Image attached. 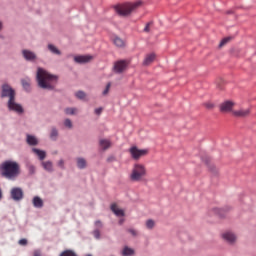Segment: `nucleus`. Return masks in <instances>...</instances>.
Listing matches in <instances>:
<instances>
[{
  "mask_svg": "<svg viewBox=\"0 0 256 256\" xmlns=\"http://www.w3.org/2000/svg\"><path fill=\"white\" fill-rule=\"evenodd\" d=\"M36 80L40 89H44L45 91H55L59 76L53 75L40 67L37 70Z\"/></svg>",
  "mask_w": 256,
  "mask_h": 256,
  "instance_id": "nucleus-1",
  "label": "nucleus"
},
{
  "mask_svg": "<svg viewBox=\"0 0 256 256\" xmlns=\"http://www.w3.org/2000/svg\"><path fill=\"white\" fill-rule=\"evenodd\" d=\"M0 175L9 181H15L21 175V165L17 161L6 160L0 165Z\"/></svg>",
  "mask_w": 256,
  "mask_h": 256,
  "instance_id": "nucleus-2",
  "label": "nucleus"
},
{
  "mask_svg": "<svg viewBox=\"0 0 256 256\" xmlns=\"http://www.w3.org/2000/svg\"><path fill=\"white\" fill-rule=\"evenodd\" d=\"M141 4H142L141 1H137L134 3L126 2V3L118 4L114 6V9L116 13L120 15V17H127L131 15L133 11H135V9H137L138 7H141Z\"/></svg>",
  "mask_w": 256,
  "mask_h": 256,
  "instance_id": "nucleus-3",
  "label": "nucleus"
},
{
  "mask_svg": "<svg viewBox=\"0 0 256 256\" xmlns=\"http://www.w3.org/2000/svg\"><path fill=\"white\" fill-rule=\"evenodd\" d=\"M147 175V170L143 164H135L131 174V181H141V177Z\"/></svg>",
  "mask_w": 256,
  "mask_h": 256,
  "instance_id": "nucleus-4",
  "label": "nucleus"
},
{
  "mask_svg": "<svg viewBox=\"0 0 256 256\" xmlns=\"http://www.w3.org/2000/svg\"><path fill=\"white\" fill-rule=\"evenodd\" d=\"M129 151H130L132 159H134L135 161H139V159H141V157H145V155H147L149 153V150L139 149V148H137V146H132Z\"/></svg>",
  "mask_w": 256,
  "mask_h": 256,
  "instance_id": "nucleus-5",
  "label": "nucleus"
},
{
  "mask_svg": "<svg viewBox=\"0 0 256 256\" xmlns=\"http://www.w3.org/2000/svg\"><path fill=\"white\" fill-rule=\"evenodd\" d=\"M7 107L9 111H13L14 113H17V115H23L25 113V109L21 104L15 102V98L8 100Z\"/></svg>",
  "mask_w": 256,
  "mask_h": 256,
  "instance_id": "nucleus-6",
  "label": "nucleus"
},
{
  "mask_svg": "<svg viewBox=\"0 0 256 256\" xmlns=\"http://www.w3.org/2000/svg\"><path fill=\"white\" fill-rule=\"evenodd\" d=\"M15 95H16L15 89H13L11 85L9 84L2 85V91H1L2 98L9 97V101H13V99H15Z\"/></svg>",
  "mask_w": 256,
  "mask_h": 256,
  "instance_id": "nucleus-7",
  "label": "nucleus"
},
{
  "mask_svg": "<svg viewBox=\"0 0 256 256\" xmlns=\"http://www.w3.org/2000/svg\"><path fill=\"white\" fill-rule=\"evenodd\" d=\"M129 63H127V60H118L114 63V73H117L118 75H121L125 69H127V66Z\"/></svg>",
  "mask_w": 256,
  "mask_h": 256,
  "instance_id": "nucleus-8",
  "label": "nucleus"
},
{
  "mask_svg": "<svg viewBox=\"0 0 256 256\" xmlns=\"http://www.w3.org/2000/svg\"><path fill=\"white\" fill-rule=\"evenodd\" d=\"M10 197L13 199V201H21L24 197L23 189L19 187L12 188Z\"/></svg>",
  "mask_w": 256,
  "mask_h": 256,
  "instance_id": "nucleus-9",
  "label": "nucleus"
},
{
  "mask_svg": "<svg viewBox=\"0 0 256 256\" xmlns=\"http://www.w3.org/2000/svg\"><path fill=\"white\" fill-rule=\"evenodd\" d=\"M22 56L25 61H28L29 63H35V61H37V54L28 49L22 50Z\"/></svg>",
  "mask_w": 256,
  "mask_h": 256,
  "instance_id": "nucleus-10",
  "label": "nucleus"
},
{
  "mask_svg": "<svg viewBox=\"0 0 256 256\" xmlns=\"http://www.w3.org/2000/svg\"><path fill=\"white\" fill-rule=\"evenodd\" d=\"M231 211V207L226 206L224 208H213V213L217 215L220 219H224V217H227V213Z\"/></svg>",
  "mask_w": 256,
  "mask_h": 256,
  "instance_id": "nucleus-11",
  "label": "nucleus"
},
{
  "mask_svg": "<svg viewBox=\"0 0 256 256\" xmlns=\"http://www.w3.org/2000/svg\"><path fill=\"white\" fill-rule=\"evenodd\" d=\"M235 103L231 100H226L222 104H220V111L221 113H229V111L233 110V106Z\"/></svg>",
  "mask_w": 256,
  "mask_h": 256,
  "instance_id": "nucleus-12",
  "label": "nucleus"
},
{
  "mask_svg": "<svg viewBox=\"0 0 256 256\" xmlns=\"http://www.w3.org/2000/svg\"><path fill=\"white\" fill-rule=\"evenodd\" d=\"M93 57L91 55H78L74 56L75 63H78L79 65H83L85 63H89Z\"/></svg>",
  "mask_w": 256,
  "mask_h": 256,
  "instance_id": "nucleus-13",
  "label": "nucleus"
},
{
  "mask_svg": "<svg viewBox=\"0 0 256 256\" xmlns=\"http://www.w3.org/2000/svg\"><path fill=\"white\" fill-rule=\"evenodd\" d=\"M202 161H204L205 165H207L209 171H211V173H213L214 175H217V168L215 167V165L211 164V158H209L208 156L203 157Z\"/></svg>",
  "mask_w": 256,
  "mask_h": 256,
  "instance_id": "nucleus-14",
  "label": "nucleus"
},
{
  "mask_svg": "<svg viewBox=\"0 0 256 256\" xmlns=\"http://www.w3.org/2000/svg\"><path fill=\"white\" fill-rule=\"evenodd\" d=\"M222 238L224 239V241H227V243L233 244V242L236 241L237 236H235L233 232H225L224 234H222Z\"/></svg>",
  "mask_w": 256,
  "mask_h": 256,
  "instance_id": "nucleus-15",
  "label": "nucleus"
},
{
  "mask_svg": "<svg viewBox=\"0 0 256 256\" xmlns=\"http://www.w3.org/2000/svg\"><path fill=\"white\" fill-rule=\"evenodd\" d=\"M110 209L117 217H125V211L117 208V204H111Z\"/></svg>",
  "mask_w": 256,
  "mask_h": 256,
  "instance_id": "nucleus-16",
  "label": "nucleus"
},
{
  "mask_svg": "<svg viewBox=\"0 0 256 256\" xmlns=\"http://www.w3.org/2000/svg\"><path fill=\"white\" fill-rule=\"evenodd\" d=\"M32 151L35 153V155H37L40 161H43L45 157H47V152H45V150H41L39 148H32Z\"/></svg>",
  "mask_w": 256,
  "mask_h": 256,
  "instance_id": "nucleus-17",
  "label": "nucleus"
},
{
  "mask_svg": "<svg viewBox=\"0 0 256 256\" xmlns=\"http://www.w3.org/2000/svg\"><path fill=\"white\" fill-rule=\"evenodd\" d=\"M76 165L79 169H87V160L83 157L76 158Z\"/></svg>",
  "mask_w": 256,
  "mask_h": 256,
  "instance_id": "nucleus-18",
  "label": "nucleus"
},
{
  "mask_svg": "<svg viewBox=\"0 0 256 256\" xmlns=\"http://www.w3.org/2000/svg\"><path fill=\"white\" fill-rule=\"evenodd\" d=\"M33 206L36 209H42L44 203H43V199H41V197L39 196H35L32 200Z\"/></svg>",
  "mask_w": 256,
  "mask_h": 256,
  "instance_id": "nucleus-19",
  "label": "nucleus"
},
{
  "mask_svg": "<svg viewBox=\"0 0 256 256\" xmlns=\"http://www.w3.org/2000/svg\"><path fill=\"white\" fill-rule=\"evenodd\" d=\"M153 61H155V53L147 54L143 61V65L144 66L151 65V63H153Z\"/></svg>",
  "mask_w": 256,
  "mask_h": 256,
  "instance_id": "nucleus-20",
  "label": "nucleus"
},
{
  "mask_svg": "<svg viewBox=\"0 0 256 256\" xmlns=\"http://www.w3.org/2000/svg\"><path fill=\"white\" fill-rule=\"evenodd\" d=\"M28 145L35 147V145H39V140H37V138L33 135H27V139H26Z\"/></svg>",
  "mask_w": 256,
  "mask_h": 256,
  "instance_id": "nucleus-21",
  "label": "nucleus"
},
{
  "mask_svg": "<svg viewBox=\"0 0 256 256\" xmlns=\"http://www.w3.org/2000/svg\"><path fill=\"white\" fill-rule=\"evenodd\" d=\"M42 167L45 171H47L48 173H53V162L51 161H44L42 162Z\"/></svg>",
  "mask_w": 256,
  "mask_h": 256,
  "instance_id": "nucleus-22",
  "label": "nucleus"
},
{
  "mask_svg": "<svg viewBox=\"0 0 256 256\" xmlns=\"http://www.w3.org/2000/svg\"><path fill=\"white\" fill-rule=\"evenodd\" d=\"M251 113V110L246 109V110H236L234 111L235 117H247Z\"/></svg>",
  "mask_w": 256,
  "mask_h": 256,
  "instance_id": "nucleus-23",
  "label": "nucleus"
},
{
  "mask_svg": "<svg viewBox=\"0 0 256 256\" xmlns=\"http://www.w3.org/2000/svg\"><path fill=\"white\" fill-rule=\"evenodd\" d=\"M99 145L103 149V151H107V149L111 147V141L108 139H101Z\"/></svg>",
  "mask_w": 256,
  "mask_h": 256,
  "instance_id": "nucleus-24",
  "label": "nucleus"
},
{
  "mask_svg": "<svg viewBox=\"0 0 256 256\" xmlns=\"http://www.w3.org/2000/svg\"><path fill=\"white\" fill-rule=\"evenodd\" d=\"M135 255V250L129 246H125L122 250V256H133Z\"/></svg>",
  "mask_w": 256,
  "mask_h": 256,
  "instance_id": "nucleus-25",
  "label": "nucleus"
},
{
  "mask_svg": "<svg viewBox=\"0 0 256 256\" xmlns=\"http://www.w3.org/2000/svg\"><path fill=\"white\" fill-rule=\"evenodd\" d=\"M22 87L26 91V93H31V83L27 79L21 80Z\"/></svg>",
  "mask_w": 256,
  "mask_h": 256,
  "instance_id": "nucleus-26",
  "label": "nucleus"
},
{
  "mask_svg": "<svg viewBox=\"0 0 256 256\" xmlns=\"http://www.w3.org/2000/svg\"><path fill=\"white\" fill-rule=\"evenodd\" d=\"M59 137V130H57L56 127H52L50 131V139L51 141H57V138Z\"/></svg>",
  "mask_w": 256,
  "mask_h": 256,
  "instance_id": "nucleus-27",
  "label": "nucleus"
},
{
  "mask_svg": "<svg viewBox=\"0 0 256 256\" xmlns=\"http://www.w3.org/2000/svg\"><path fill=\"white\" fill-rule=\"evenodd\" d=\"M113 43L116 47H125V41H123L119 36L114 37Z\"/></svg>",
  "mask_w": 256,
  "mask_h": 256,
  "instance_id": "nucleus-28",
  "label": "nucleus"
},
{
  "mask_svg": "<svg viewBox=\"0 0 256 256\" xmlns=\"http://www.w3.org/2000/svg\"><path fill=\"white\" fill-rule=\"evenodd\" d=\"M48 49L53 53V55H61V50H59L53 44H48Z\"/></svg>",
  "mask_w": 256,
  "mask_h": 256,
  "instance_id": "nucleus-29",
  "label": "nucleus"
},
{
  "mask_svg": "<svg viewBox=\"0 0 256 256\" xmlns=\"http://www.w3.org/2000/svg\"><path fill=\"white\" fill-rule=\"evenodd\" d=\"M59 256H79L77 253L71 249L64 250Z\"/></svg>",
  "mask_w": 256,
  "mask_h": 256,
  "instance_id": "nucleus-30",
  "label": "nucleus"
},
{
  "mask_svg": "<svg viewBox=\"0 0 256 256\" xmlns=\"http://www.w3.org/2000/svg\"><path fill=\"white\" fill-rule=\"evenodd\" d=\"M231 40H233V36H227L223 38L219 44V47H224V45H227V43H229Z\"/></svg>",
  "mask_w": 256,
  "mask_h": 256,
  "instance_id": "nucleus-31",
  "label": "nucleus"
},
{
  "mask_svg": "<svg viewBox=\"0 0 256 256\" xmlns=\"http://www.w3.org/2000/svg\"><path fill=\"white\" fill-rule=\"evenodd\" d=\"M75 97H76L77 99L83 100V99H85V97H87V94H86L85 92H83L82 90H80V91H77V92L75 93Z\"/></svg>",
  "mask_w": 256,
  "mask_h": 256,
  "instance_id": "nucleus-32",
  "label": "nucleus"
},
{
  "mask_svg": "<svg viewBox=\"0 0 256 256\" xmlns=\"http://www.w3.org/2000/svg\"><path fill=\"white\" fill-rule=\"evenodd\" d=\"M64 127H66V129H73V122L71 121V119L66 118L64 120Z\"/></svg>",
  "mask_w": 256,
  "mask_h": 256,
  "instance_id": "nucleus-33",
  "label": "nucleus"
},
{
  "mask_svg": "<svg viewBox=\"0 0 256 256\" xmlns=\"http://www.w3.org/2000/svg\"><path fill=\"white\" fill-rule=\"evenodd\" d=\"M146 227H147V229H153V227H155V221H153V219L147 220Z\"/></svg>",
  "mask_w": 256,
  "mask_h": 256,
  "instance_id": "nucleus-34",
  "label": "nucleus"
},
{
  "mask_svg": "<svg viewBox=\"0 0 256 256\" xmlns=\"http://www.w3.org/2000/svg\"><path fill=\"white\" fill-rule=\"evenodd\" d=\"M29 175H35V166L32 164L27 165Z\"/></svg>",
  "mask_w": 256,
  "mask_h": 256,
  "instance_id": "nucleus-35",
  "label": "nucleus"
},
{
  "mask_svg": "<svg viewBox=\"0 0 256 256\" xmlns=\"http://www.w3.org/2000/svg\"><path fill=\"white\" fill-rule=\"evenodd\" d=\"M92 234L96 239H101V231L99 229H94Z\"/></svg>",
  "mask_w": 256,
  "mask_h": 256,
  "instance_id": "nucleus-36",
  "label": "nucleus"
},
{
  "mask_svg": "<svg viewBox=\"0 0 256 256\" xmlns=\"http://www.w3.org/2000/svg\"><path fill=\"white\" fill-rule=\"evenodd\" d=\"M151 25H153V21H150L148 23H146V26L144 27V33H149V31H151L150 27Z\"/></svg>",
  "mask_w": 256,
  "mask_h": 256,
  "instance_id": "nucleus-37",
  "label": "nucleus"
},
{
  "mask_svg": "<svg viewBox=\"0 0 256 256\" xmlns=\"http://www.w3.org/2000/svg\"><path fill=\"white\" fill-rule=\"evenodd\" d=\"M75 111H76L75 108H66L65 109L66 115H75Z\"/></svg>",
  "mask_w": 256,
  "mask_h": 256,
  "instance_id": "nucleus-38",
  "label": "nucleus"
},
{
  "mask_svg": "<svg viewBox=\"0 0 256 256\" xmlns=\"http://www.w3.org/2000/svg\"><path fill=\"white\" fill-rule=\"evenodd\" d=\"M109 89H111V82H109V83L106 85L104 91L102 92V95H104V96L107 95V94L109 93Z\"/></svg>",
  "mask_w": 256,
  "mask_h": 256,
  "instance_id": "nucleus-39",
  "label": "nucleus"
},
{
  "mask_svg": "<svg viewBox=\"0 0 256 256\" xmlns=\"http://www.w3.org/2000/svg\"><path fill=\"white\" fill-rule=\"evenodd\" d=\"M57 166L60 168V169H65V160L63 159H60L57 163Z\"/></svg>",
  "mask_w": 256,
  "mask_h": 256,
  "instance_id": "nucleus-40",
  "label": "nucleus"
},
{
  "mask_svg": "<svg viewBox=\"0 0 256 256\" xmlns=\"http://www.w3.org/2000/svg\"><path fill=\"white\" fill-rule=\"evenodd\" d=\"M128 233H130L132 235V237H137L138 233L137 230L133 229V228H129L127 230Z\"/></svg>",
  "mask_w": 256,
  "mask_h": 256,
  "instance_id": "nucleus-41",
  "label": "nucleus"
},
{
  "mask_svg": "<svg viewBox=\"0 0 256 256\" xmlns=\"http://www.w3.org/2000/svg\"><path fill=\"white\" fill-rule=\"evenodd\" d=\"M95 227L96 229H103V223L101 222V220L95 221Z\"/></svg>",
  "mask_w": 256,
  "mask_h": 256,
  "instance_id": "nucleus-42",
  "label": "nucleus"
},
{
  "mask_svg": "<svg viewBox=\"0 0 256 256\" xmlns=\"http://www.w3.org/2000/svg\"><path fill=\"white\" fill-rule=\"evenodd\" d=\"M95 115H101L103 113V108L99 107L94 110Z\"/></svg>",
  "mask_w": 256,
  "mask_h": 256,
  "instance_id": "nucleus-43",
  "label": "nucleus"
},
{
  "mask_svg": "<svg viewBox=\"0 0 256 256\" xmlns=\"http://www.w3.org/2000/svg\"><path fill=\"white\" fill-rule=\"evenodd\" d=\"M18 243H19V245L25 246V245H27L28 241H27V239L22 238V239L19 240Z\"/></svg>",
  "mask_w": 256,
  "mask_h": 256,
  "instance_id": "nucleus-44",
  "label": "nucleus"
},
{
  "mask_svg": "<svg viewBox=\"0 0 256 256\" xmlns=\"http://www.w3.org/2000/svg\"><path fill=\"white\" fill-rule=\"evenodd\" d=\"M204 105H205L206 109H213V107H215V105L213 103H210V102L205 103Z\"/></svg>",
  "mask_w": 256,
  "mask_h": 256,
  "instance_id": "nucleus-45",
  "label": "nucleus"
},
{
  "mask_svg": "<svg viewBox=\"0 0 256 256\" xmlns=\"http://www.w3.org/2000/svg\"><path fill=\"white\" fill-rule=\"evenodd\" d=\"M33 256H41V251L35 250Z\"/></svg>",
  "mask_w": 256,
  "mask_h": 256,
  "instance_id": "nucleus-46",
  "label": "nucleus"
},
{
  "mask_svg": "<svg viewBox=\"0 0 256 256\" xmlns=\"http://www.w3.org/2000/svg\"><path fill=\"white\" fill-rule=\"evenodd\" d=\"M108 163H111V161H115V157H110L107 159Z\"/></svg>",
  "mask_w": 256,
  "mask_h": 256,
  "instance_id": "nucleus-47",
  "label": "nucleus"
},
{
  "mask_svg": "<svg viewBox=\"0 0 256 256\" xmlns=\"http://www.w3.org/2000/svg\"><path fill=\"white\" fill-rule=\"evenodd\" d=\"M226 14H227V15H233V10H228V11L226 12Z\"/></svg>",
  "mask_w": 256,
  "mask_h": 256,
  "instance_id": "nucleus-48",
  "label": "nucleus"
},
{
  "mask_svg": "<svg viewBox=\"0 0 256 256\" xmlns=\"http://www.w3.org/2000/svg\"><path fill=\"white\" fill-rule=\"evenodd\" d=\"M3 199V190L0 188V200Z\"/></svg>",
  "mask_w": 256,
  "mask_h": 256,
  "instance_id": "nucleus-49",
  "label": "nucleus"
},
{
  "mask_svg": "<svg viewBox=\"0 0 256 256\" xmlns=\"http://www.w3.org/2000/svg\"><path fill=\"white\" fill-rule=\"evenodd\" d=\"M3 29V22L0 21V31Z\"/></svg>",
  "mask_w": 256,
  "mask_h": 256,
  "instance_id": "nucleus-50",
  "label": "nucleus"
},
{
  "mask_svg": "<svg viewBox=\"0 0 256 256\" xmlns=\"http://www.w3.org/2000/svg\"><path fill=\"white\" fill-rule=\"evenodd\" d=\"M86 256H93V255H91V254H87Z\"/></svg>",
  "mask_w": 256,
  "mask_h": 256,
  "instance_id": "nucleus-51",
  "label": "nucleus"
},
{
  "mask_svg": "<svg viewBox=\"0 0 256 256\" xmlns=\"http://www.w3.org/2000/svg\"><path fill=\"white\" fill-rule=\"evenodd\" d=\"M121 223H123V221H120V225H121Z\"/></svg>",
  "mask_w": 256,
  "mask_h": 256,
  "instance_id": "nucleus-52",
  "label": "nucleus"
}]
</instances>
